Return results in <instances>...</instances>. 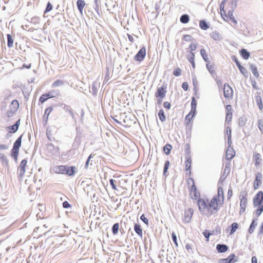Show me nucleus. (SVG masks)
<instances>
[{"instance_id":"f257e3e1","label":"nucleus","mask_w":263,"mask_h":263,"mask_svg":"<svg viewBox=\"0 0 263 263\" xmlns=\"http://www.w3.org/2000/svg\"><path fill=\"white\" fill-rule=\"evenodd\" d=\"M53 170L56 174H65L69 176H73L77 172V168L74 166L57 165L53 167Z\"/></svg>"},{"instance_id":"f03ea898","label":"nucleus","mask_w":263,"mask_h":263,"mask_svg":"<svg viewBox=\"0 0 263 263\" xmlns=\"http://www.w3.org/2000/svg\"><path fill=\"white\" fill-rule=\"evenodd\" d=\"M24 134H22L13 143L12 149L11 151L10 155L14 159L15 161L17 160L19 154L20 148L22 145V138Z\"/></svg>"},{"instance_id":"7ed1b4c3","label":"nucleus","mask_w":263,"mask_h":263,"mask_svg":"<svg viewBox=\"0 0 263 263\" xmlns=\"http://www.w3.org/2000/svg\"><path fill=\"white\" fill-rule=\"evenodd\" d=\"M197 204L198 209L200 212L203 215L205 216L206 210L208 207V199L199 198L197 201Z\"/></svg>"},{"instance_id":"20e7f679","label":"nucleus","mask_w":263,"mask_h":263,"mask_svg":"<svg viewBox=\"0 0 263 263\" xmlns=\"http://www.w3.org/2000/svg\"><path fill=\"white\" fill-rule=\"evenodd\" d=\"M247 193L245 191L241 192L240 194L239 198L240 200V211L239 214L241 215L245 212L246 208L247 205Z\"/></svg>"},{"instance_id":"39448f33","label":"nucleus","mask_w":263,"mask_h":263,"mask_svg":"<svg viewBox=\"0 0 263 263\" xmlns=\"http://www.w3.org/2000/svg\"><path fill=\"white\" fill-rule=\"evenodd\" d=\"M232 136L228 137V147L227 148L226 158L228 160L232 159L235 156V152L231 147Z\"/></svg>"},{"instance_id":"423d86ee","label":"nucleus","mask_w":263,"mask_h":263,"mask_svg":"<svg viewBox=\"0 0 263 263\" xmlns=\"http://www.w3.org/2000/svg\"><path fill=\"white\" fill-rule=\"evenodd\" d=\"M253 204L254 208L263 205V192L259 191L253 199Z\"/></svg>"},{"instance_id":"0eeeda50","label":"nucleus","mask_w":263,"mask_h":263,"mask_svg":"<svg viewBox=\"0 0 263 263\" xmlns=\"http://www.w3.org/2000/svg\"><path fill=\"white\" fill-rule=\"evenodd\" d=\"M217 203H219L221 204V202H219L218 200L216 199V198H214V197H212L210 201L208 199L209 208L208 209V210H206V213H205V216L207 217H210L213 215V212L212 211V206H214Z\"/></svg>"},{"instance_id":"6e6552de","label":"nucleus","mask_w":263,"mask_h":263,"mask_svg":"<svg viewBox=\"0 0 263 263\" xmlns=\"http://www.w3.org/2000/svg\"><path fill=\"white\" fill-rule=\"evenodd\" d=\"M190 195L191 196V198L198 201L199 198H200V193L197 190V188L195 183L192 184L191 187H189Z\"/></svg>"},{"instance_id":"1a4fd4ad","label":"nucleus","mask_w":263,"mask_h":263,"mask_svg":"<svg viewBox=\"0 0 263 263\" xmlns=\"http://www.w3.org/2000/svg\"><path fill=\"white\" fill-rule=\"evenodd\" d=\"M167 84H163L161 86L158 87L155 96L156 98H164L167 92Z\"/></svg>"},{"instance_id":"9d476101","label":"nucleus","mask_w":263,"mask_h":263,"mask_svg":"<svg viewBox=\"0 0 263 263\" xmlns=\"http://www.w3.org/2000/svg\"><path fill=\"white\" fill-rule=\"evenodd\" d=\"M146 54V48L142 47L137 53L134 58V60L137 62H142L144 59Z\"/></svg>"},{"instance_id":"9b49d317","label":"nucleus","mask_w":263,"mask_h":263,"mask_svg":"<svg viewBox=\"0 0 263 263\" xmlns=\"http://www.w3.org/2000/svg\"><path fill=\"white\" fill-rule=\"evenodd\" d=\"M223 96L226 99L232 98L233 95V90L232 87H231L229 84L226 83L223 87Z\"/></svg>"},{"instance_id":"f8f14e48","label":"nucleus","mask_w":263,"mask_h":263,"mask_svg":"<svg viewBox=\"0 0 263 263\" xmlns=\"http://www.w3.org/2000/svg\"><path fill=\"white\" fill-rule=\"evenodd\" d=\"M76 130L77 135L72 144V147L73 149H77L78 148V147L79 146L81 143V139L83 136L82 132L78 128H76Z\"/></svg>"},{"instance_id":"ddd939ff","label":"nucleus","mask_w":263,"mask_h":263,"mask_svg":"<svg viewBox=\"0 0 263 263\" xmlns=\"http://www.w3.org/2000/svg\"><path fill=\"white\" fill-rule=\"evenodd\" d=\"M47 151L51 155L58 156L60 155V152L58 146H55L52 143H47L46 145Z\"/></svg>"},{"instance_id":"4468645a","label":"nucleus","mask_w":263,"mask_h":263,"mask_svg":"<svg viewBox=\"0 0 263 263\" xmlns=\"http://www.w3.org/2000/svg\"><path fill=\"white\" fill-rule=\"evenodd\" d=\"M238 260V257L235 254H230L227 258H221L219 260V263H234Z\"/></svg>"},{"instance_id":"2eb2a0df","label":"nucleus","mask_w":263,"mask_h":263,"mask_svg":"<svg viewBox=\"0 0 263 263\" xmlns=\"http://www.w3.org/2000/svg\"><path fill=\"white\" fill-rule=\"evenodd\" d=\"M262 177L263 176L261 173L257 172L255 174V180L253 184V187L254 190L258 189L259 186L261 184Z\"/></svg>"},{"instance_id":"dca6fc26","label":"nucleus","mask_w":263,"mask_h":263,"mask_svg":"<svg viewBox=\"0 0 263 263\" xmlns=\"http://www.w3.org/2000/svg\"><path fill=\"white\" fill-rule=\"evenodd\" d=\"M194 210L192 208H189L185 210L184 212V216L183 221L185 223H189L190 222L191 218L193 216Z\"/></svg>"},{"instance_id":"f3484780","label":"nucleus","mask_w":263,"mask_h":263,"mask_svg":"<svg viewBox=\"0 0 263 263\" xmlns=\"http://www.w3.org/2000/svg\"><path fill=\"white\" fill-rule=\"evenodd\" d=\"M214 198H216L217 200H218L219 202H221V204H222L224 202V193L222 187L218 186L217 190V194L213 196Z\"/></svg>"},{"instance_id":"a211bd4d","label":"nucleus","mask_w":263,"mask_h":263,"mask_svg":"<svg viewBox=\"0 0 263 263\" xmlns=\"http://www.w3.org/2000/svg\"><path fill=\"white\" fill-rule=\"evenodd\" d=\"M61 106H63V109L65 110V111L68 112L69 114V115L71 116L73 120L76 122V117L75 116L74 112L73 110V109L71 108V107L70 106L66 105L65 104H64V103H63L61 105Z\"/></svg>"},{"instance_id":"6ab92c4d","label":"nucleus","mask_w":263,"mask_h":263,"mask_svg":"<svg viewBox=\"0 0 263 263\" xmlns=\"http://www.w3.org/2000/svg\"><path fill=\"white\" fill-rule=\"evenodd\" d=\"M27 163V160L26 159H24L22 160L21 162V163L20 164V166L18 168V171L20 172V175L19 176L22 177L23 176H24L26 170L25 167L26 166Z\"/></svg>"},{"instance_id":"aec40b11","label":"nucleus","mask_w":263,"mask_h":263,"mask_svg":"<svg viewBox=\"0 0 263 263\" xmlns=\"http://www.w3.org/2000/svg\"><path fill=\"white\" fill-rule=\"evenodd\" d=\"M255 100L259 109L261 110L263 108V105L260 92H256L255 94Z\"/></svg>"},{"instance_id":"412c9836","label":"nucleus","mask_w":263,"mask_h":263,"mask_svg":"<svg viewBox=\"0 0 263 263\" xmlns=\"http://www.w3.org/2000/svg\"><path fill=\"white\" fill-rule=\"evenodd\" d=\"M257 221L258 219L257 218H254L252 219L251 224L248 229V233L249 234H251L254 232L255 228L257 225Z\"/></svg>"},{"instance_id":"4be33fe9","label":"nucleus","mask_w":263,"mask_h":263,"mask_svg":"<svg viewBox=\"0 0 263 263\" xmlns=\"http://www.w3.org/2000/svg\"><path fill=\"white\" fill-rule=\"evenodd\" d=\"M134 230L136 233L142 238L143 230L141 225L138 223H134Z\"/></svg>"},{"instance_id":"5701e85b","label":"nucleus","mask_w":263,"mask_h":263,"mask_svg":"<svg viewBox=\"0 0 263 263\" xmlns=\"http://www.w3.org/2000/svg\"><path fill=\"white\" fill-rule=\"evenodd\" d=\"M52 110H53V108L51 106L48 107V108H47L45 109L44 115L43 116V121H44L43 124L44 125H45L47 124L49 116L50 114L51 113V112L52 111Z\"/></svg>"},{"instance_id":"b1692460","label":"nucleus","mask_w":263,"mask_h":263,"mask_svg":"<svg viewBox=\"0 0 263 263\" xmlns=\"http://www.w3.org/2000/svg\"><path fill=\"white\" fill-rule=\"evenodd\" d=\"M229 249V247L225 244H217L216 246V250L218 253H225Z\"/></svg>"},{"instance_id":"393cba45","label":"nucleus","mask_w":263,"mask_h":263,"mask_svg":"<svg viewBox=\"0 0 263 263\" xmlns=\"http://www.w3.org/2000/svg\"><path fill=\"white\" fill-rule=\"evenodd\" d=\"M185 171L186 172L189 171V175H191V163H192V158L189 157H185Z\"/></svg>"},{"instance_id":"a878e982","label":"nucleus","mask_w":263,"mask_h":263,"mask_svg":"<svg viewBox=\"0 0 263 263\" xmlns=\"http://www.w3.org/2000/svg\"><path fill=\"white\" fill-rule=\"evenodd\" d=\"M86 4L84 0H78L77 2V6L80 14L83 15V10Z\"/></svg>"},{"instance_id":"bb28decb","label":"nucleus","mask_w":263,"mask_h":263,"mask_svg":"<svg viewBox=\"0 0 263 263\" xmlns=\"http://www.w3.org/2000/svg\"><path fill=\"white\" fill-rule=\"evenodd\" d=\"M260 155L258 153H254L253 155V160L255 161V165L258 166L261 162Z\"/></svg>"},{"instance_id":"cd10ccee","label":"nucleus","mask_w":263,"mask_h":263,"mask_svg":"<svg viewBox=\"0 0 263 263\" xmlns=\"http://www.w3.org/2000/svg\"><path fill=\"white\" fill-rule=\"evenodd\" d=\"M241 57L245 60H248L250 57V53L247 49L242 48L239 50Z\"/></svg>"},{"instance_id":"c85d7f7f","label":"nucleus","mask_w":263,"mask_h":263,"mask_svg":"<svg viewBox=\"0 0 263 263\" xmlns=\"http://www.w3.org/2000/svg\"><path fill=\"white\" fill-rule=\"evenodd\" d=\"M249 66H250V69L251 71H252L253 74L254 76V77L256 78H258L259 77V72L257 70V66L252 64H250Z\"/></svg>"},{"instance_id":"c756f323","label":"nucleus","mask_w":263,"mask_h":263,"mask_svg":"<svg viewBox=\"0 0 263 263\" xmlns=\"http://www.w3.org/2000/svg\"><path fill=\"white\" fill-rule=\"evenodd\" d=\"M233 11L234 8L233 9L230 10L228 11V13L227 14H224V16L227 17L228 18H229L233 23H234L235 24H236L237 23V21L235 20L234 16H233Z\"/></svg>"},{"instance_id":"7c9ffc66","label":"nucleus","mask_w":263,"mask_h":263,"mask_svg":"<svg viewBox=\"0 0 263 263\" xmlns=\"http://www.w3.org/2000/svg\"><path fill=\"white\" fill-rule=\"evenodd\" d=\"M199 27L203 30H206L210 28V24L205 20H201L199 21Z\"/></svg>"},{"instance_id":"2f4dec72","label":"nucleus","mask_w":263,"mask_h":263,"mask_svg":"<svg viewBox=\"0 0 263 263\" xmlns=\"http://www.w3.org/2000/svg\"><path fill=\"white\" fill-rule=\"evenodd\" d=\"M263 212V205L261 206H257V209L253 212V216H255V218H258L260 216Z\"/></svg>"},{"instance_id":"473e14b6","label":"nucleus","mask_w":263,"mask_h":263,"mask_svg":"<svg viewBox=\"0 0 263 263\" xmlns=\"http://www.w3.org/2000/svg\"><path fill=\"white\" fill-rule=\"evenodd\" d=\"M51 96L49 95V92L44 93L41 96V97L39 98V103L43 104L45 101H46L48 99H50Z\"/></svg>"},{"instance_id":"72a5a7b5","label":"nucleus","mask_w":263,"mask_h":263,"mask_svg":"<svg viewBox=\"0 0 263 263\" xmlns=\"http://www.w3.org/2000/svg\"><path fill=\"white\" fill-rule=\"evenodd\" d=\"M9 108L17 111L19 108V103L17 100H13L10 105Z\"/></svg>"},{"instance_id":"f704fd0d","label":"nucleus","mask_w":263,"mask_h":263,"mask_svg":"<svg viewBox=\"0 0 263 263\" xmlns=\"http://www.w3.org/2000/svg\"><path fill=\"white\" fill-rule=\"evenodd\" d=\"M189 21L190 16L187 14H183L180 17V21L182 24H186Z\"/></svg>"},{"instance_id":"c9c22d12","label":"nucleus","mask_w":263,"mask_h":263,"mask_svg":"<svg viewBox=\"0 0 263 263\" xmlns=\"http://www.w3.org/2000/svg\"><path fill=\"white\" fill-rule=\"evenodd\" d=\"M238 224L237 222H233L230 226V235L234 234L236 230L238 228Z\"/></svg>"},{"instance_id":"e433bc0d","label":"nucleus","mask_w":263,"mask_h":263,"mask_svg":"<svg viewBox=\"0 0 263 263\" xmlns=\"http://www.w3.org/2000/svg\"><path fill=\"white\" fill-rule=\"evenodd\" d=\"M163 152L166 155H168L172 149V146L170 144H166L163 146Z\"/></svg>"},{"instance_id":"4c0bfd02","label":"nucleus","mask_w":263,"mask_h":263,"mask_svg":"<svg viewBox=\"0 0 263 263\" xmlns=\"http://www.w3.org/2000/svg\"><path fill=\"white\" fill-rule=\"evenodd\" d=\"M211 37L215 41H220L222 39L221 36L219 33L216 31L212 32L211 34Z\"/></svg>"},{"instance_id":"58836bf2","label":"nucleus","mask_w":263,"mask_h":263,"mask_svg":"<svg viewBox=\"0 0 263 263\" xmlns=\"http://www.w3.org/2000/svg\"><path fill=\"white\" fill-rule=\"evenodd\" d=\"M238 68L239 70L240 73L243 74L245 78H248L249 77L250 74L249 72L248 71L247 69L244 68L242 65L239 66Z\"/></svg>"},{"instance_id":"ea45409f","label":"nucleus","mask_w":263,"mask_h":263,"mask_svg":"<svg viewBox=\"0 0 263 263\" xmlns=\"http://www.w3.org/2000/svg\"><path fill=\"white\" fill-rule=\"evenodd\" d=\"M48 92L51 98H55L60 95V91L59 89H52Z\"/></svg>"},{"instance_id":"a19ab883","label":"nucleus","mask_w":263,"mask_h":263,"mask_svg":"<svg viewBox=\"0 0 263 263\" xmlns=\"http://www.w3.org/2000/svg\"><path fill=\"white\" fill-rule=\"evenodd\" d=\"M170 162L169 160H166L165 161V163L163 167V175L164 176H167V173L168 172V169L170 167Z\"/></svg>"},{"instance_id":"79ce46f5","label":"nucleus","mask_w":263,"mask_h":263,"mask_svg":"<svg viewBox=\"0 0 263 263\" xmlns=\"http://www.w3.org/2000/svg\"><path fill=\"white\" fill-rule=\"evenodd\" d=\"M6 129L8 133L14 134L18 130V128L16 127L14 124H13L12 125L8 126Z\"/></svg>"},{"instance_id":"37998d69","label":"nucleus","mask_w":263,"mask_h":263,"mask_svg":"<svg viewBox=\"0 0 263 263\" xmlns=\"http://www.w3.org/2000/svg\"><path fill=\"white\" fill-rule=\"evenodd\" d=\"M158 117H159V118L160 119V120L162 122H163L165 121L166 120V116L164 114V110L162 109H160L158 112Z\"/></svg>"},{"instance_id":"c03bdc74","label":"nucleus","mask_w":263,"mask_h":263,"mask_svg":"<svg viewBox=\"0 0 263 263\" xmlns=\"http://www.w3.org/2000/svg\"><path fill=\"white\" fill-rule=\"evenodd\" d=\"M200 54L203 59V60L206 62L209 63L210 62L209 59L208 58V55L206 54V51L204 49H201L200 50Z\"/></svg>"},{"instance_id":"a18cd8bd","label":"nucleus","mask_w":263,"mask_h":263,"mask_svg":"<svg viewBox=\"0 0 263 263\" xmlns=\"http://www.w3.org/2000/svg\"><path fill=\"white\" fill-rule=\"evenodd\" d=\"M206 67L209 72L211 74L212 76L214 78V76L216 75L215 73L214 66L212 65H210L209 63L206 64Z\"/></svg>"},{"instance_id":"49530a36","label":"nucleus","mask_w":263,"mask_h":263,"mask_svg":"<svg viewBox=\"0 0 263 263\" xmlns=\"http://www.w3.org/2000/svg\"><path fill=\"white\" fill-rule=\"evenodd\" d=\"M0 160L3 165H5L7 166H8V160L3 153H0Z\"/></svg>"},{"instance_id":"de8ad7c7","label":"nucleus","mask_w":263,"mask_h":263,"mask_svg":"<svg viewBox=\"0 0 263 263\" xmlns=\"http://www.w3.org/2000/svg\"><path fill=\"white\" fill-rule=\"evenodd\" d=\"M119 230V223H116L113 224L111 228V232L113 235H115L118 234Z\"/></svg>"},{"instance_id":"09e8293b","label":"nucleus","mask_w":263,"mask_h":263,"mask_svg":"<svg viewBox=\"0 0 263 263\" xmlns=\"http://www.w3.org/2000/svg\"><path fill=\"white\" fill-rule=\"evenodd\" d=\"M7 46L9 48H11L13 46L14 40L12 36L10 34H7Z\"/></svg>"},{"instance_id":"8fccbe9b","label":"nucleus","mask_w":263,"mask_h":263,"mask_svg":"<svg viewBox=\"0 0 263 263\" xmlns=\"http://www.w3.org/2000/svg\"><path fill=\"white\" fill-rule=\"evenodd\" d=\"M247 118L245 116L240 117L238 119V125L239 127H243L246 125Z\"/></svg>"},{"instance_id":"3c124183","label":"nucleus","mask_w":263,"mask_h":263,"mask_svg":"<svg viewBox=\"0 0 263 263\" xmlns=\"http://www.w3.org/2000/svg\"><path fill=\"white\" fill-rule=\"evenodd\" d=\"M64 84V82L62 80H57L55 81L52 84L51 87L55 88L57 87L61 86Z\"/></svg>"},{"instance_id":"603ef678","label":"nucleus","mask_w":263,"mask_h":263,"mask_svg":"<svg viewBox=\"0 0 263 263\" xmlns=\"http://www.w3.org/2000/svg\"><path fill=\"white\" fill-rule=\"evenodd\" d=\"M185 157H191V149H190V145L189 143H186L185 144Z\"/></svg>"},{"instance_id":"864d4df0","label":"nucleus","mask_w":263,"mask_h":263,"mask_svg":"<svg viewBox=\"0 0 263 263\" xmlns=\"http://www.w3.org/2000/svg\"><path fill=\"white\" fill-rule=\"evenodd\" d=\"M203 235L204 236V237L206 238V240L207 241H209V237L210 236L213 235V233H211V231L209 230H205L202 233Z\"/></svg>"},{"instance_id":"5fc2aeb1","label":"nucleus","mask_w":263,"mask_h":263,"mask_svg":"<svg viewBox=\"0 0 263 263\" xmlns=\"http://www.w3.org/2000/svg\"><path fill=\"white\" fill-rule=\"evenodd\" d=\"M41 19L40 17L37 16H35L32 17L31 18V21H30V23L33 24H39L40 23Z\"/></svg>"},{"instance_id":"6e6d98bb","label":"nucleus","mask_w":263,"mask_h":263,"mask_svg":"<svg viewBox=\"0 0 263 263\" xmlns=\"http://www.w3.org/2000/svg\"><path fill=\"white\" fill-rule=\"evenodd\" d=\"M94 156H95V154L92 153L87 158V160H86V161L85 162V164L84 165V168L85 169H87L88 168L89 162H90L91 159Z\"/></svg>"},{"instance_id":"4d7b16f0","label":"nucleus","mask_w":263,"mask_h":263,"mask_svg":"<svg viewBox=\"0 0 263 263\" xmlns=\"http://www.w3.org/2000/svg\"><path fill=\"white\" fill-rule=\"evenodd\" d=\"M52 8H53V7H52L51 3L49 2H48V3L47 4L46 8L44 11V13H47L49 12V11H50L52 9Z\"/></svg>"},{"instance_id":"13d9d810","label":"nucleus","mask_w":263,"mask_h":263,"mask_svg":"<svg viewBox=\"0 0 263 263\" xmlns=\"http://www.w3.org/2000/svg\"><path fill=\"white\" fill-rule=\"evenodd\" d=\"M16 112V110H13L10 108H9V110L7 111L6 115L7 117H11Z\"/></svg>"},{"instance_id":"bf43d9fd","label":"nucleus","mask_w":263,"mask_h":263,"mask_svg":"<svg viewBox=\"0 0 263 263\" xmlns=\"http://www.w3.org/2000/svg\"><path fill=\"white\" fill-rule=\"evenodd\" d=\"M232 114L233 113H226V123L229 124L231 122L232 118Z\"/></svg>"},{"instance_id":"052dcab7","label":"nucleus","mask_w":263,"mask_h":263,"mask_svg":"<svg viewBox=\"0 0 263 263\" xmlns=\"http://www.w3.org/2000/svg\"><path fill=\"white\" fill-rule=\"evenodd\" d=\"M181 69L178 67L175 68L173 71V74L176 77H179L181 74Z\"/></svg>"},{"instance_id":"680f3d73","label":"nucleus","mask_w":263,"mask_h":263,"mask_svg":"<svg viewBox=\"0 0 263 263\" xmlns=\"http://www.w3.org/2000/svg\"><path fill=\"white\" fill-rule=\"evenodd\" d=\"M231 59L233 62L235 63L238 68L239 67V66H240L241 65L240 62L238 61L237 58L235 55H232L231 57Z\"/></svg>"},{"instance_id":"e2e57ef3","label":"nucleus","mask_w":263,"mask_h":263,"mask_svg":"<svg viewBox=\"0 0 263 263\" xmlns=\"http://www.w3.org/2000/svg\"><path fill=\"white\" fill-rule=\"evenodd\" d=\"M187 59L190 63L195 61V54L193 52H190V54L187 55Z\"/></svg>"},{"instance_id":"0e129e2a","label":"nucleus","mask_w":263,"mask_h":263,"mask_svg":"<svg viewBox=\"0 0 263 263\" xmlns=\"http://www.w3.org/2000/svg\"><path fill=\"white\" fill-rule=\"evenodd\" d=\"M172 239L173 241L174 242L176 247H178V242H177V237L175 233L173 232L172 233Z\"/></svg>"},{"instance_id":"69168bd1","label":"nucleus","mask_w":263,"mask_h":263,"mask_svg":"<svg viewBox=\"0 0 263 263\" xmlns=\"http://www.w3.org/2000/svg\"><path fill=\"white\" fill-rule=\"evenodd\" d=\"M15 220L13 219L10 218L8 220L4 219L3 223L5 224L6 225H8L10 224H13L15 222Z\"/></svg>"},{"instance_id":"338daca9","label":"nucleus","mask_w":263,"mask_h":263,"mask_svg":"<svg viewBox=\"0 0 263 263\" xmlns=\"http://www.w3.org/2000/svg\"><path fill=\"white\" fill-rule=\"evenodd\" d=\"M191 108L196 109L197 102L194 97H192L191 100Z\"/></svg>"},{"instance_id":"774afa93","label":"nucleus","mask_w":263,"mask_h":263,"mask_svg":"<svg viewBox=\"0 0 263 263\" xmlns=\"http://www.w3.org/2000/svg\"><path fill=\"white\" fill-rule=\"evenodd\" d=\"M258 127L259 129L261 131V133L263 132V120L262 119H259L258 121Z\"/></svg>"}]
</instances>
